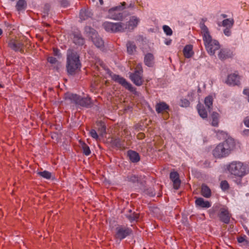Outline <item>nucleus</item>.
Here are the masks:
<instances>
[{
    "label": "nucleus",
    "mask_w": 249,
    "mask_h": 249,
    "mask_svg": "<svg viewBox=\"0 0 249 249\" xmlns=\"http://www.w3.org/2000/svg\"><path fill=\"white\" fill-rule=\"evenodd\" d=\"M200 27L206 49L210 55H213L215 52L219 49L220 45L217 41L212 39L209 30L204 22H200Z\"/></svg>",
    "instance_id": "nucleus-1"
},
{
    "label": "nucleus",
    "mask_w": 249,
    "mask_h": 249,
    "mask_svg": "<svg viewBox=\"0 0 249 249\" xmlns=\"http://www.w3.org/2000/svg\"><path fill=\"white\" fill-rule=\"evenodd\" d=\"M235 146L233 139L228 138L225 141L218 144L213 151V154L216 158H222L230 155Z\"/></svg>",
    "instance_id": "nucleus-2"
},
{
    "label": "nucleus",
    "mask_w": 249,
    "mask_h": 249,
    "mask_svg": "<svg viewBox=\"0 0 249 249\" xmlns=\"http://www.w3.org/2000/svg\"><path fill=\"white\" fill-rule=\"evenodd\" d=\"M226 169L231 174L243 177L249 173V164L239 161H233L227 165Z\"/></svg>",
    "instance_id": "nucleus-3"
},
{
    "label": "nucleus",
    "mask_w": 249,
    "mask_h": 249,
    "mask_svg": "<svg viewBox=\"0 0 249 249\" xmlns=\"http://www.w3.org/2000/svg\"><path fill=\"white\" fill-rule=\"evenodd\" d=\"M81 67L79 56L77 53L71 50L67 52L66 68L69 74L73 75Z\"/></svg>",
    "instance_id": "nucleus-4"
},
{
    "label": "nucleus",
    "mask_w": 249,
    "mask_h": 249,
    "mask_svg": "<svg viewBox=\"0 0 249 249\" xmlns=\"http://www.w3.org/2000/svg\"><path fill=\"white\" fill-rule=\"evenodd\" d=\"M216 212H218V216L221 221L225 224H229L230 223L231 214L226 207L218 205L213 206L209 210L210 217L213 218Z\"/></svg>",
    "instance_id": "nucleus-5"
},
{
    "label": "nucleus",
    "mask_w": 249,
    "mask_h": 249,
    "mask_svg": "<svg viewBox=\"0 0 249 249\" xmlns=\"http://www.w3.org/2000/svg\"><path fill=\"white\" fill-rule=\"evenodd\" d=\"M143 70L141 64H138L135 69L133 73H131L129 76L130 79L136 86H140L143 84L142 79Z\"/></svg>",
    "instance_id": "nucleus-6"
},
{
    "label": "nucleus",
    "mask_w": 249,
    "mask_h": 249,
    "mask_svg": "<svg viewBox=\"0 0 249 249\" xmlns=\"http://www.w3.org/2000/svg\"><path fill=\"white\" fill-rule=\"evenodd\" d=\"M103 26L107 32L111 33L123 32H124V29L125 28L122 22H105L103 23Z\"/></svg>",
    "instance_id": "nucleus-7"
},
{
    "label": "nucleus",
    "mask_w": 249,
    "mask_h": 249,
    "mask_svg": "<svg viewBox=\"0 0 249 249\" xmlns=\"http://www.w3.org/2000/svg\"><path fill=\"white\" fill-rule=\"evenodd\" d=\"M132 230L127 227L120 225L117 226L115 229V233L114 238L119 240H122L130 235L132 233Z\"/></svg>",
    "instance_id": "nucleus-8"
},
{
    "label": "nucleus",
    "mask_w": 249,
    "mask_h": 249,
    "mask_svg": "<svg viewBox=\"0 0 249 249\" xmlns=\"http://www.w3.org/2000/svg\"><path fill=\"white\" fill-rule=\"evenodd\" d=\"M68 98L75 104L82 107H89L92 104L91 99L89 97L82 98L76 94H71L69 95Z\"/></svg>",
    "instance_id": "nucleus-9"
},
{
    "label": "nucleus",
    "mask_w": 249,
    "mask_h": 249,
    "mask_svg": "<svg viewBox=\"0 0 249 249\" xmlns=\"http://www.w3.org/2000/svg\"><path fill=\"white\" fill-rule=\"evenodd\" d=\"M85 30L86 32H89L94 45L97 48H102L104 46V41L102 39L97 35L95 30L89 27H86Z\"/></svg>",
    "instance_id": "nucleus-10"
},
{
    "label": "nucleus",
    "mask_w": 249,
    "mask_h": 249,
    "mask_svg": "<svg viewBox=\"0 0 249 249\" xmlns=\"http://www.w3.org/2000/svg\"><path fill=\"white\" fill-rule=\"evenodd\" d=\"M112 79L131 91H133L134 89V88L130 83L127 82L124 78L118 75H113L112 76Z\"/></svg>",
    "instance_id": "nucleus-11"
},
{
    "label": "nucleus",
    "mask_w": 249,
    "mask_h": 249,
    "mask_svg": "<svg viewBox=\"0 0 249 249\" xmlns=\"http://www.w3.org/2000/svg\"><path fill=\"white\" fill-rule=\"evenodd\" d=\"M9 47L16 52L23 53V43L22 41L11 40L8 43Z\"/></svg>",
    "instance_id": "nucleus-12"
},
{
    "label": "nucleus",
    "mask_w": 249,
    "mask_h": 249,
    "mask_svg": "<svg viewBox=\"0 0 249 249\" xmlns=\"http://www.w3.org/2000/svg\"><path fill=\"white\" fill-rule=\"evenodd\" d=\"M170 178L173 182L174 189L177 190L180 185V180L179 178V174L177 172H172L170 174Z\"/></svg>",
    "instance_id": "nucleus-13"
},
{
    "label": "nucleus",
    "mask_w": 249,
    "mask_h": 249,
    "mask_svg": "<svg viewBox=\"0 0 249 249\" xmlns=\"http://www.w3.org/2000/svg\"><path fill=\"white\" fill-rule=\"evenodd\" d=\"M139 22V19L136 17H135L130 19L127 23H123V24L124 25V27H126L124 29V32L126 30L131 31L133 30L137 26Z\"/></svg>",
    "instance_id": "nucleus-14"
},
{
    "label": "nucleus",
    "mask_w": 249,
    "mask_h": 249,
    "mask_svg": "<svg viewBox=\"0 0 249 249\" xmlns=\"http://www.w3.org/2000/svg\"><path fill=\"white\" fill-rule=\"evenodd\" d=\"M226 83L230 85H237L239 83V77L235 73L230 74L228 76Z\"/></svg>",
    "instance_id": "nucleus-15"
},
{
    "label": "nucleus",
    "mask_w": 249,
    "mask_h": 249,
    "mask_svg": "<svg viewBox=\"0 0 249 249\" xmlns=\"http://www.w3.org/2000/svg\"><path fill=\"white\" fill-rule=\"evenodd\" d=\"M195 204L197 207L202 208H208L211 206V204L209 201H205L201 197L197 198L195 200Z\"/></svg>",
    "instance_id": "nucleus-16"
},
{
    "label": "nucleus",
    "mask_w": 249,
    "mask_h": 249,
    "mask_svg": "<svg viewBox=\"0 0 249 249\" xmlns=\"http://www.w3.org/2000/svg\"><path fill=\"white\" fill-rule=\"evenodd\" d=\"M154 56L151 53H147L144 57V63L148 67H153L154 64Z\"/></svg>",
    "instance_id": "nucleus-17"
},
{
    "label": "nucleus",
    "mask_w": 249,
    "mask_h": 249,
    "mask_svg": "<svg viewBox=\"0 0 249 249\" xmlns=\"http://www.w3.org/2000/svg\"><path fill=\"white\" fill-rule=\"evenodd\" d=\"M193 49V45L190 44L186 45L184 47L183 50V53L185 58H190L193 56L194 53Z\"/></svg>",
    "instance_id": "nucleus-18"
},
{
    "label": "nucleus",
    "mask_w": 249,
    "mask_h": 249,
    "mask_svg": "<svg viewBox=\"0 0 249 249\" xmlns=\"http://www.w3.org/2000/svg\"><path fill=\"white\" fill-rule=\"evenodd\" d=\"M127 156L129 157L130 160L132 162H137L140 160L139 154L134 151H128Z\"/></svg>",
    "instance_id": "nucleus-19"
},
{
    "label": "nucleus",
    "mask_w": 249,
    "mask_h": 249,
    "mask_svg": "<svg viewBox=\"0 0 249 249\" xmlns=\"http://www.w3.org/2000/svg\"><path fill=\"white\" fill-rule=\"evenodd\" d=\"M169 107L164 102H160L156 104L155 109L158 113H162L169 109Z\"/></svg>",
    "instance_id": "nucleus-20"
},
{
    "label": "nucleus",
    "mask_w": 249,
    "mask_h": 249,
    "mask_svg": "<svg viewBox=\"0 0 249 249\" xmlns=\"http://www.w3.org/2000/svg\"><path fill=\"white\" fill-rule=\"evenodd\" d=\"M232 55V53L226 50H221L218 53V57L222 60L231 57Z\"/></svg>",
    "instance_id": "nucleus-21"
},
{
    "label": "nucleus",
    "mask_w": 249,
    "mask_h": 249,
    "mask_svg": "<svg viewBox=\"0 0 249 249\" xmlns=\"http://www.w3.org/2000/svg\"><path fill=\"white\" fill-rule=\"evenodd\" d=\"M201 194L204 197L209 198L211 196V190L206 185L202 184L201 186Z\"/></svg>",
    "instance_id": "nucleus-22"
},
{
    "label": "nucleus",
    "mask_w": 249,
    "mask_h": 249,
    "mask_svg": "<svg viewBox=\"0 0 249 249\" xmlns=\"http://www.w3.org/2000/svg\"><path fill=\"white\" fill-rule=\"evenodd\" d=\"M233 24V19L230 18L223 20L222 23H218V25L219 26H223L225 28H232Z\"/></svg>",
    "instance_id": "nucleus-23"
},
{
    "label": "nucleus",
    "mask_w": 249,
    "mask_h": 249,
    "mask_svg": "<svg viewBox=\"0 0 249 249\" xmlns=\"http://www.w3.org/2000/svg\"><path fill=\"white\" fill-rule=\"evenodd\" d=\"M197 109L199 113V115L200 116L201 118H202L203 119H206L207 118L208 114L207 111L206 110L204 106L202 105L198 104L197 105Z\"/></svg>",
    "instance_id": "nucleus-24"
},
{
    "label": "nucleus",
    "mask_w": 249,
    "mask_h": 249,
    "mask_svg": "<svg viewBox=\"0 0 249 249\" xmlns=\"http://www.w3.org/2000/svg\"><path fill=\"white\" fill-rule=\"evenodd\" d=\"M212 123L211 125L213 126L217 127L219 124V114L216 112H213L211 114Z\"/></svg>",
    "instance_id": "nucleus-25"
},
{
    "label": "nucleus",
    "mask_w": 249,
    "mask_h": 249,
    "mask_svg": "<svg viewBox=\"0 0 249 249\" xmlns=\"http://www.w3.org/2000/svg\"><path fill=\"white\" fill-rule=\"evenodd\" d=\"M73 41L75 44L78 45H82L84 43V38L79 34H74L73 35Z\"/></svg>",
    "instance_id": "nucleus-26"
},
{
    "label": "nucleus",
    "mask_w": 249,
    "mask_h": 249,
    "mask_svg": "<svg viewBox=\"0 0 249 249\" xmlns=\"http://www.w3.org/2000/svg\"><path fill=\"white\" fill-rule=\"evenodd\" d=\"M126 8V3L125 2H123L120 3V5L114 7L109 10V13H111V12L117 11L121 12Z\"/></svg>",
    "instance_id": "nucleus-27"
},
{
    "label": "nucleus",
    "mask_w": 249,
    "mask_h": 249,
    "mask_svg": "<svg viewBox=\"0 0 249 249\" xmlns=\"http://www.w3.org/2000/svg\"><path fill=\"white\" fill-rule=\"evenodd\" d=\"M111 143L113 146L116 148L119 149L124 148V145L120 139H113L111 140Z\"/></svg>",
    "instance_id": "nucleus-28"
},
{
    "label": "nucleus",
    "mask_w": 249,
    "mask_h": 249,
    "mask_svg": "<svg viewBox=\"0 0 249 249\" xmlns=\"http://www.w3.org/2000/svg\"><path fill=\"white\" fill-rule=\"evenodd\" d=\"M237 240L239 243L242 244L243 246H249V241L247 240V236L245 235L238 237Z\"/></svg>",
    "instance_id": "nucleus-29"
},
{
    "label": "nucleus",
    "mask_w": 249,
    "mask_h": 249,
    "mask_svg": "<svg viewBox=\"0 0 249 249\" xmlns=\"http://www.w3.org/2000/svg\"><path fill=\"white\" fill-rule=\"evenodd\" d=\"M79 142L81 143V147L83 150V153L86 156L89 155L91 153V152L89 146L87 145L84 142H83L81 141H80Z\"/></svg>",
    "instance_id": "nucleus-30"
},
{
    "label": "nucleus",
    "mask_w": 249,
    "mask_h": 249,
    "mask_svg": "<svg viewBox=\"0 0 249 249\" xmlns=\"http://www.w3.org/2000/svg\"><path fill=\"white\" fill-rule=\"evenodd\" d=\"M26 6V2L24 0H19L17 3L16 8L18 11L25 9Z\"/></svg>",
    "instance_id": "nucleus-31"
},
{
    "label": "nucleus",
    "mask_w": 249,
    "mask_h": 249,
    "mask_svg": "<svg viewBox=\"0 0 249 249\" xmlns=\"http://www.w3.org/2000/svg\"><path fill=\"white\" fill-rule=\"evenodd\" d=\"M37 174L39 176L47 179H50L52 178V173L48 171L45 170L42 172H38Z\"/></svg>",
    "instance_id": "nucleus-32"
},
{
    "label": "nucleus",
    "mask_w": 249,
    "mask_h": 249,
    "mask_svg": "<svg viewBox=\"0 0 249 249\" xmlns=\"http://www.w3.org/2000/svg\"><path fill=\"white\" fill-rule=\"evenodd\" d=\"M213 99L212 96H208L205 98L204 103L209 109L213 106Z\"/></svg>",
    "instance_id": "nucleus-33"
},
{
    "label": "nucleus",
    "mask_w": 249,
    "mask_h": 249,
    "mask_svg": "<svg viewBox=\"0 0 249 249\" xmlns=\"http://www.w3.org/2000/svg\"><path fill=\"white\" fill-rule=\"evenodd\" d=\"M216 136L217 137L221 140L226 139L228 137V133L222 130H218L216 132Z\"/></svg>",
    "instance_id": "nucleus-34"
},
{
    "label": "nucleus",
    "mask_w": 249,
    "mask_h": 249,
    "mask_svg": "<svg viewBox=\"0 0 249 249\" xmlns=\"http://www.w3.org/2000/svg\"><path fill=\"white\" fill-rule=\"evenodd\" d=\"M127 46V52L129 54H132L136 50V46L134 44H133L131 42H128L126 44Z\"/></svg>",
    "instance_id": "nucleus-35"
},
{
    "label": "nucleus",
    "mask_w": 249,
    "mask_h": 249,
    "mask_svg": "<svg viewBox=\"0 0 249 249\" xmlns=\"http://www.w3.org/2000/svg\"><path fill=\"white\" fill-rule=\"evenodd\" d=\"M190 105V102L186 99H181L180 100L179 106L181 107H187Z\"/></svg>",
    "instance_id": "nucleus-36"
},
{
    "label": "nucleus",
    "mask_w": 249,
    "mask_h": 249,
    "mask_svg": "<svg viewBox=\"0 0 249 249\" xmlns=\"http://www.w3.org/2000/svg\"><path fill=\"white\" fill-rule=\"evenodd\" d=\"M127 218L130 222L136 221L139 217V214L138 213H134L132 215H128L126 216Z\"/></svg>",
    "instance_id": "nucleus-37"
},
{
    "label": "nucleus",
    "mask_w": 249,
    "mask_h": 249,
    "mask_svg": "<svg viewBox=\"0 0 249 249\" xmlns=\"http://www.w3.org/2000/svg\"><path fill=\"white\" fill-rule=\"evenodd\" d=\"M220 187L222 190L226 191L229 188V184L227 181L223 180L220 183Z\"/></svg>",
    "instance_id": "nucleus-38"
},
{
    "label": "nucleus",
    "mask_w": 249,
    "mask_h": 249,
    "mask_svg": "<svg viewBox=\"0 0 249 249\" xmlns=\"http://www.w3.org/2000/svg\"><path fill=\"white\" fill-rule=\"evenodd\" d=\"M163 30L164 32V33L167 35V36H171L172 35V29L167 25H164L163 26Z\"/></svg>",
    "instance_id": "nucleus-39"
},
{
    "label": "nucleus",
    "mask_w": 249,
    "mask_h": 249,
    "mask_svg": "<svg viewBox=\"0 0 249 249\" xmlns=\"http://www.w3.org/2000/svg\"><path fill=\"white\" fill-rule=\"evenodd\" d=\"M90 136L94 139L98 141L99 136L96 131L94 129H91L89 132Z\"/></svg>",
    "instance_id": "nucleus-40"
},
{
    "label": "nucleus",
    "mask_w": 249,
    "mask_h": 249,
    "mask_svg": "<svg viewBox=\"0 0 249 249\" xmlns=\"http://www.w3.org/2000/svg\"><path fill=\"white\" fill-rule=\"evenodd\" d=\"M60 3L61 6L63 7H67L70 5V3L67 0H60Z\"/></svg>",
    "instance_id": "nucleus-41"
},
{
    "label": "nucleus",
    "mask_w": 249,
    "mask_h": 249,
    "mask_svg": "<svg viewBox=\"0 0 249 249\" xmlns=\"http://www.w3.org/2000/svg\"><path fill=\"white\" fill-rule=\"evenodd\" d=\"M47 60L49 62H50V63L51 64H55L57 62V59H56V58L54 57H53V56H50V57H49L48 58H47Z\"/></svg>",
    "instance_id": "nucleus-42"
},
{
    "label": "nucleus",
    "mask_w": 249,
    "mask_h": 249,
    "mask_svg": "<svg viewBox=\"0 0 249 249\" xmlns=\"http://www.w3.org/2000/svg\"><path fill=\"white\" fill-rule=\"evenodd\" d=\"M129 180L133 182L138 181V177L135 175H132L128 178Z\"/></svg>",
    "instance_id": "nucleus-43"
},
{
    "label": "nucleus",
    "mask_w": 249,
    "mask_h": 249,
    "mask_svg": "<svg viewBox=\"0 0 249 249\" xmlns=\"http://www.w3.org/2000/svg\"><path fill=\"white\" fill-rule=\"evenodd\" d=\"M231 28H225L224 30V33L226 36H229L231 35Z\"/></svg>",
    "instance_id": "nucleus-44"
},
{
    "label": "nucleus",
    "mask_w": 249,
    "mask_h": 249,
    "mask_svg": "<svg viewBox=\"0 0 249 249\" xmlns=\"http://www.w3.org/2000/svg\"><path fill=\"white\" fill-rule=\"evenodd\" d=\"M244 123L245 125L249 127V116L246 117L244 120Z\"/></svg>",
    "instance_id": "nucleus-45"
},
{
    "label": "nucleus",
    "mask_w": 249,
    "mask_h": 249,
    "mask_svg": "<svg viewBox=\"0 0 249 249\" xmlns=\"http://www.w3.org/2000/svg\"><path fill=\"white\" fill-rule=\"evenodd\" d=\"M51 8V6L50 4H46L45 5H44V10L45 11L44 12L45 13H47L48 11L50 10Z\"/></svg>",
    "instance_id": "nucleus-46"
},
{
    "label": "nucleus",
    "mask_w": 249,
    "mask_h": 249,
    "mask_svg": "<svg viewBox=\"0 0 249 249\" xmlns=\"http://www.w3.org/2000/svg\"><path fill=\"white\" fill-rule=\"evenodd\" d=\"M53 54L56 56H59L60 55V53L59 52V50L58 49L54 48L53 50Z\"/></svg>",
    "instance_id": "nucleus-47"
},
{
    "label": "nucleus",
    "mask_w": 249,
    "mask_h": 249,
    "mask_svg": "<svg viewBox=\"0 0 249 249\" xmlns=\"http://www.w3.org/2000/svg\"><path fill=\"white\" fill-rule=\"evenodd\" d=\"M243 93L247 96L249 95V89H246L243 91Z\"/></svg>",
    "instance_id": "nucleus-48"
},
{
    "label": "nucleus",
    "mask_w": 249,
    "mask_h": 249,
    "mask_svg": "<svg viewBox=\"0 0 249 249\" xmlns=\"http://www.w3.org/2000/svg\"><path fill=\"white\" fill-rule=\"evenodd\" d=\"M144 137V134L142 133H139L138 135V139H142Z\"/></svg>",
    "instance_id": "nucleus-49"
},
{
    "label": "nucleus",
    "mask_w": 249,
    "mask_h": 249,
    "mask_svg": "<svg viewBox=\"0 0 249 249\" xmlns=\"http://www.w3.org/2000/svg\"><path fill=\"white\" fill-rule=\"evenodd\" d=\"M134 7V4L132 2L130 3L128 6L126 5V8H133Z\"/></svg>",
    "instance_id": "nucleus-50"
},
{
    "label": "nucleus",
    "mask_w": 249,
    "mask_h": 249,
    "mask_svg": "<svg viewBox=\"0 0 249 249\" xmlns=\"http://www.w3.org/2000/svg\"><path fill=\"white\" fill-rule=\"evenodd\" d=\"M100 5H102L104 4L103 0H99Z\"/></svg>",
    "instance_id": "nucleus-51"
},
{
    "label": "nucleus",
    "mask_w": 249,
    "mask_h": 249,
    "mask_svg": "<svg viewBox=\"0 0 249 249\" xmlns=\"http://www.w3.org/2000/svg\"><path fill=\"white\" fill-rule=\"evenodd\" d=\"M2 30L1 29H0V36H1L2 35Z\"/></svg>",
    "instance_id": "nucleus-52"
},
{
    "label": "nucleus",
    "mask_w": 249,
    "mask_h": 249,
    "mask_svg": "<svg viewBox=\"0 0 249 249\" xmlns=\"http://www.w3.org/2000/svg\"><path fill=\"white\" fill-rule=\"evenodd\" d=\"M99 64L101 66H102L103 65V62L102 61L99 62Z\"/></svg>",
    "instance_id": "nucleus-53"
},
{
    "label": "nucleus",
    "mask_w": 249,
    "mask_h": 249,
    "mask_svg": "<svg viewBox=\"0 0 249 249\" xmlns=\"http://www.w3.org/2000/svg\"><path fill=\"white\" fill-rule=\"evenodd\" d=\"M246 132H247V133H248L249 134V129L246 130Z\"/></svg>",
    "instance_id": "nucleus-54"
},
{
    "label": "nucleus",
    "mask_w": 249,
    "mask_h": 249,
    "mask_svg": "<svg viewBox=\"0 0 249 249\" xmlns=\"http://www.w3.org/2000/svg\"><path fill=\"white\" fill-rule=\"evenodd\" d=\"M248 101L249 102V95L248 96Z\"/></svg>",
    "instance_id": "nucleus-55"
},
{
    "label": "nucleus",
    "mask_w": 249,
    "mask_h": 249,
    "mask_svg": "<svg viewBox=\"0 0 249 249\" xmlns=\"http://www.w3.org/2000/svg\"><path fill=\"white\" fill-rule=\"evenodd\" d=\"M169 43H170V42H167V43H166V44H169Z\"/></svg>",
    "instance_id": "nucleus-56"
},
{
    "label": "nucleus",
    "mask_w": 249,
    "mask_h": 249,
    "mask_svg": "<svg viewBox=\"0 0 249 249\" xmlns=\"http://www.w3.org/2000/svg\"><path fill=\"white\" fill-rule=\"evenodd\" d=\"M169 43H170V42H167V43H166V44H169Z\"/></svg>",
    "instance_id": "nucleus-57"
},
{
    "label": "nucleus",
    "mask_w": 249,
    "mask_h": 249,
    "mask_svg": "<svg viewBox=\"0 0 249 249\" xmlns=\"http://www.w3.org/2000/svg\"><path fill=\"white\" fill-rule=\"evenodd\" d=\"M12 1H14V0H11Z\"/></svg>",
    "instance_id": "nucleus-58"
}]
</instances>
